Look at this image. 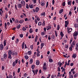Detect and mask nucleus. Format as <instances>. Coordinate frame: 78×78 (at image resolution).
<instances>
[{"instance_id": "54", "label": "nucleus", "mask_w": 78, "mask_h": 78, "mask_svg": "<svg viewBox=\"0 0 78 78\" xmlns=\"http://www.w3.org/2000/svg\"><path fill=\"white\" fill-rule=\"evenodd\" d=\"M20 24H19L17 27V29H19V28H20Z\"/></svg>"}, {"instance_id": "38", "label": "nucleus", "mask_w": 78, "mask_h": 78, "mask_svg": "<svg viewBox=\"0 0 78 78\" xmlns=\"http://www.w3.org/2000/svg\"><path fill=\"white\" fill-rule=\"evenodd\" d=\"M38 25L39 26H41V25H42V23L41 22H39L38 23Z\"/></svg>"}, {"instance_id": "18", "label": "nucleus", "mask_w": 78, "mask_h": 78, "mask_svg": "<svg viewBox=\"0 0 78 78\" xmlns=\"http://www.w3.org/2000/svg\"><path fill=\"white\" fill-rule=\"evenodd\" d=\"M64 11V10L63 9H62L61 10H60L59 11V13L60 14H61L62 13V12Z\"/></svg>"}, {"instance_id": "49", "label": "nucleus", "mask_w": 78, "mask_h": 78, "mask_svg": "<svg viewBox=\"0 0 78 78\" xmlns=\"http://www.w3.org/2000/svg\"><path fill=\"white\" fill-rule=\"evenodd\" d=\"M46 65H47V63L46 62H44V64H43V66H46Z\"/></svg>"}, {"instance_id": "2", "label": "nucleus", "mask_w": 78, "mask_h": 78, "mask_svg": "<svg viewBox=\"0 0 78 78\" xmlns=\"http://www.w3.org/2000/svg\"><path fill=\"white\" fill-rule=\"evenodd\" d=\"M19 60L18 59H16L15 61H14L12 63V66L13 67H14L16 66V64H17L18 63V61Z\"/></svg>"}, {"instance_id": "31", "label": "nucleus", "mask_w": 78, "mask_h": 78, "mask_svg": "<svg viewBox=\"0 0 78 78\" xmlns=\"http://www.w3.org/2000/svg\"><path fill=\"white\" fill-rule=\"evenodd\" d=\"M30 48L31 49V50H33V45H31L30 46Z\"/></svg>"}, {"instance_id": "7", "label": "nucleus", "mask_w": 78, "mask_h": 78, "mask_svg": "<svg viewBox=\"0 0 78 78\" xmlns=\"http://www.w3.org/2000/svg\"><path fill=\"white\" fill-rule=\"evenodd\" d=\"M40 64V62H39V60H37L36 61V65L37 66H39Z\"/></svg>"}, {"instance_id": "59", "label": "nucleus", "mask_w": 78, "mask_h": 78, "mask_svg": "<svg viewBox=\"0 0 78 78\" xmlns=\"http://www.w3.org/2000/svg\"><path fill=\"white\" fill-rule=\"evenodd\" d=\"M4 69H5V67L3 66H2V70H4Z\"/></svg>"}, {"instance_id": "51", "label": "nucleus", "mask_w": 78, "mask_h": 78, "mask_svg": "<svg viewBox=\"0 0 78 78\" xmlns=\"http://www.w3.org/2000/svg\"><path fill=\"white\" fill-rule=\"evenodd\" d=\"M34 22L35 23H36V24H37V20L36 19L35 20Z\"/></svg>"}, {"instance_id": "45", "label": "nucleus", "mask_w": 78, "mask_h": 78, "mask_svg": "<svg viewBox=\"0 0 78 78\" xmlns=\"http://www.w3.org/2000/svg\"><path fill=\"white\" fill-rule=\"evenodd\" d=\"M62 5L63 6H64L66 5V2H64L62 4Z\"/></svg>"}, {"instance_id": "29", "label": "nucleus", "mask_w": 78, "mask_h": 78, "mask_svg": "<svg viewBox=\"0 0 78 78\" xmlns=\"http://www.w3.org/2000/svg\"><path fill=\"white\" fill-rule=\"evenodd\" d=\"M43 69L44 70H47V66H43Z\"/></svg>"}, {"instance_id": "34", "label": "nucleus", "mask_w": 78, "mask_h": 78, "mask_svg": "<svg viewBox=\"0 0 78 78\" xmlns=\"http://www.w3.org/2000/svg\"><path fill=\"white\" fill-rule=\"evenodd\" d=\"M6 78H12V75H9V78H8V76H7Z\"/></svg>"}, {"instance_id": "43", "label": "nucleus", "mask_w": 78, "mask_h": 78, "mask_svg": "<svg viewBox=\"0 0 78 78\" xmlns=\"http://www.w3.org/2000/svg\"><path fill=\"white\" fill-rule=\"evenodd\" d=\"M58 69L57 70V71H58V72H60V71H61V70L60 69V67H58Z\"/></svg>"}, {"instance_id": "30", "label": "nucleus", "mask_w": 78, "mask_h": 78, "mask_svg": "<svg viewBox=\"0 0 78 78\" xmlns=\"http://www.w3.org/2000/svg\"><path fill=\"white\" fill-rule=\"evenodd\" d=\"M34 67H35V66H34V65H32L31 66V68L33 70H34Z\"/></svg>"}, {"instance_id": "61", "label": "nucleus", "mask_w": 78, "mask_h": 78, "mask_svg": "<svg viewBox=\"0 0 78 78\" xmlns=\"http://www.w3.org/2000/svg\"><path fill=\"white\" fill-rule=\"evenodd\" d=\"M52 3L53 5H54V4H55V0H52Z\"/></svg>"}, {"instance_id": "64", "label": "nucleus", "mask_w": 78, "mask_h": 78, "mask_svg": "<svg viewBox=\"0 0 78 78\" xmlns=\"http://www.w3.org/2000/svg\"><path fill=\"white\" fill-rule=\"evenodd\" d=\"M55 78V76L53 75H52L51 76V78Z\"/></svg>"}, {"instance_id": "24", "label": "nucleus", "mask_w": 78, "mask_h": 78, "mask_svg": "<svg viewBox=\"0 0 78 78\" xmlns=\"http://www.w3.org/2000/svg\"><path fill=\"white\" fill-rule=\"evenodd\" d=\"M32 53L31 52V51H28L27 52V54L29 55H31Z\"/></svg>"}, {"instance_id": "50", "label": "nucleus", "mask_w": 78, "mask_h": 78, "mask_svg": "<svg viewBox=\"0 0 78 78\" xmlns=\"http://www.w3.org/2000/svg\"><path fill=\"white\" fill-rule=\"evenodd\" d=\"M65 71H66V69L63 68V69H62V72H65Z\"/></svg>"}, {"instance_id": "60", "label": "nucleus", "mask_w": 78, "mask_h": 78, "mask_svg": "<svg viewBox=\"0 0 78 78\" xmlns=\"http://www.w3.org/2000/svg\"><path fill=\"white\" fill-rule=\"evenodd\" d=\"M37 72H38V69H36L35 70V73H36V74H37Z\"/></svg>"}, {"instance_id": "22", "label": "nucleus", "mask_w": 78, "mask_h": 78, "mask_svg": "<svg viewBox=\"0 0 78 78\" xmlns=\"http://www.w3.org/2000/svg\"><path fill=\"white\" fill-rule=\"evenodd\" d=\"M6 40H5L4 41V46H6Z\"/></svg>"}, {"instance_id": "15", "label": "nucleus", "mask_w": 78, "mask_h": 78, "mask_svg": "<svg viewBox=\"0 0 78 78\" xmlns=\"http://www.w3.org/2000/svg\"><path fill=\"white\" fill-rule=\"evenodd\" d=\"M75 47H76V51H78V43H77L76 44Z\"/></svg>"}, {"instance_id": "46", "label": "nucleus", "mask_w": 78, "mask_h": 78, "mask_svg": "<svg viewBox=\"0 0 78 78\" xmlns=\"http://www.w3.org/2000/svg\"><path fill=\"white\" fill-rule=\"evenodd\" d=\"M5 28H6V27H7V24H6V23H5V27H4Z\"/></svg>"}, {"instance_id": "23", "label": "nucleus", "mask_w": 78, "mask_h": 78, "mask_svg": "<svg viewBox=\"0 0 78 78\" xmlns=\"http://www.w3.org/2000/svg\"><path fill=\"white\" fill-rule=\"evenodd\" d=\"M49 62H53V59H51V58H49Z\"/></svg>"}, {"instance_id": "52", "label": "nucleus", "mask_w": 78, "mask_h": 78, "mask_svg": "<svg viewBox=\"0 0 78 78\" xmlns=\"http://www.w3.org/2000/svg\"><path fill=\"white\" fill-rule=\"evenodd\" d=\"M26 8H27V9H28V8H29V7L28 6V4H26Z\"/></svg>"}, {"instance_id": "19", "label": "nucleus", "mask_w": 78, "mask_h": 78, "mask_svg": "<svg viewBox=\"0 0 78 78\" xmlns=\"http://www.w3.org/2000/svg\"><path fill=\"white\" fill-rule=\"evenodd\" d=\"M44 44L42 43L41 44V49H42V48H43V47H44Z\"/></svg>"}, {"instance_id": "27", "label": "nucleus", "mask_w": 78, "mask_h": 78, "mask_svg": "<svg viewBox=\"0 0 78 78\" xmlns=\"http://www.w3.org/2000/svg\"><path fill=\"white\" fill-rule=\"evenodd\" d=\"M25 45V43L24 42H23L22 44V49H23V48H24V45Z\"/></svg>"}, {"instance_id": "55", "label": "nucleus", "mask_w": 78, "mask_h": 78, "mask_svg": "<svg viewBox=\"0 0 78 78\" xmlns=\"http://www.w3.org/2000/svg\"><path fill=\"white\" fill-rule=\"evenodd\" d=\"M37 21H40V18L39 17H37Z\"/></svg>"}, {"instance_id": "4", "label": "nucleus", "mask_w": 78, "mask_h": 78, "mask_svg": "<svg viewBox=\"0 0 78 78\" xmlns=\"http://www.w3.org/2000/svg\"><path fill=\"white\" fill-rule=\"evenodd\" d=\"M0 50H2L3 49V48H4V46H3V45L2 44H1L0 45Z\"/></svg>"}, {"instance_id": "16", "label": "nucleus", "mask_w": 78, "mask_h": 78, "mask_svg": "<svg viewBox=\"0 0 78 78\" xmlns=\"http://www.w3.org/2000/svg\"><path fill=\"white\" fill-rule=\"evenodd\" d=\"M41 6H44L45 5V2H44V1L41 2Z\"/></svg>"}, {"instance_id": "33", "label": "nucleus", "mask_w": 78, "mask_h": 78, "mask_svg": "<svg viewBox=\"0 0 78 78\" xmlns=\"http://www.w3.org/2000/svg\"><path fill=\"white\" fill-rule=\"evenodd\" d=\"M59 28H60V26L59 25H58L57 27V30H59Z\"/></svg>"}, {"instance_id": "37", "label": "nucleus", "mask_w": 78, "mask_h": 78, "mask_svg": "<svg viewBox=\"0 0 78 78\" xmlns=\"http://www.w3.org/2000/svg\"><path fill=\"white\" fill-rule=\"evenodd\" d=\"M8 58L11 59H12V57H11V55H9Z\"/></svg>"}, {"instance_id": "40", "label": "nucleus", "mask_w": 78, "mask_h": 78, "mask_svg": "<svg viewBox=\"0 0 78 78\" xmlns=\"http://www.w3.org/2000/svg\"><path fill=\"white\" fill-rule=\"evenodd\" d=\"M32 1L35 4V3H36V1H37V0H32Z\"/></svg>"}, {"instance_id": "8", "label": "nucleus", "mask_w": 78, "mask_h": 78, "mask_svg": "<svg viewBox=\"0 0 78 78\" xmlns=\"http://www.w3.org/2000/svg\"><path fill=\"white\" fill-rule=\"evenodd\" d=\"M22 5L21 4H19L17 5V7L19 8H21Z\"/></svg>"}, {"instance_id": "20", "label": "nucleus", "mask_w": 78, "mask_h": 78, "mask_svg": "<svg viewBox=\"0 0 78 78\" xmlns=\"http://www.w3.org/2000/svg\"><path fill=\"white\" fill-rule=\"evenodd\" d=\"M33 32V29H32V28H30L29 30V33H32Z\"/></svg>"}, {"instance_id": "48", "label": "nucleus", "mask_w": 78, "mask_h": 78, "mask_svg": "<svg viewBox=\"0 0 78 78\" xmlns=\"http://www.w3.org/2000/svg\"><path fill=\"white\" fill-rule=\"evenodd\" d=\"M72 57L75 58H76V55L73 54L72 56Z\"/></svg>"}, {"instance_id": "17", "label": "nucleus", "mask_w": 78, "mask_h": 78, "mask_svg": "<svg viewBox=\"0 0 78 78\" xmlns=\"http://www.w3.org/2000/svg\"><path fill=\"white\" fill-rule=\"evenodd\" d=\"M29 8H31L32 9V8H33V4H31V5H30L29 4Z\"/></svg>"}, {"instance_id": "28", "label": "nucleus", "mask_w": 78, "mask_h": 78, "mask_svg": "<svg viewBox=\"0 0 78 78\" xmlns=\"http://www.w3.org/2000/svg\"><path fill=\"white\" fill-rule=\"evenodd\" d=\"M12 51H11L9 50V51H8V55H12Z\"/></svg>"}, {"instance_id": "63", "label": "nucleus", "mask_w": 78, "mask_h": 78, "mask_svg": "<svg viewBox=\"0 0 78 78\" xmlns=\"http://www.w3.org/2000/svg\"><path fill=\"white\" fill-rule=\"evenodd\" d=\"M66 48H69V46L67 45H66L65 46Z\"/></svg>"}, {"instance_id": "57", "label": "nucleus", "mask_w": 78, "mask_h": 78, "mask_svg": "<svg viewBox=\"0 0 78 78\" xmlns=\"http://www.w3.org/2000/svg\"><path fill=\"white\" fill-rule=\"evenodd\" d=\"M20 71V68H18V73H19Z\"/></svg>"}, {"instance_id": "58", "label": "nucleus", "mask_w": 78, "mask_h": 78, "mask_svg": "<svg viewBox=\"0 0 78 78\" xmlns=\"http://www.w3.org/2000/svg\"><path fill=\"white\" fill-rule=\"evenodd\" d=\"M1 37L2 38H2H3V34H2L1 35Z\"/></svg>"}, {"instance_id": "11", "label": "nucleus", "mask_w": 78, "mask_h": 78, "mask_svg": "<svg viewBox=\"0 0 78 78\" xmlns=\"http://www.w3.org/2000/svg\"><path fill=\"white\" fill-rule=\"evenodd\" d=\"M12 55H13V56H14V55H17V53L16 52H14L13 51L12 52Z\"/></svg>"}, {"instance_id": "53", "label": "nucleus", "mask_w": 78, "mask_h": 78, "mask_svg": "<svg viewBox=\"0 0 78 78\" xmlns=\"http://www.w3.org/2000/svg\"><path fill=\"white\" fill-rule=\"evenodd\" d=\"M73 75H71L69 76V78H73Z\"/></svg>"}, {"instance_id": "44", "label": "nucleus", "mask_w": 78, "mask_h": 78, "mask_svg": "<svg viewBox=\"0 0 78 78\" xmlns=\"http://www.w3.org/2000/svg\"><path fill=\"white\" fill-rule=\"evenodd\" d=\"M22 30L23 31H26V30H27V29H26L25 27H23L22 28Z\"/></svg>"}, {"instance_id": "41", "label": "nucleus", "mask_w": 78, "mask_h": 78, "mask_svg": "<svg viewBox=\"0 0 78 78\" xmlns=\"http://www.w3.org/2000/svg\"><path fill=\"white\" fill-rule=\"evenodd\" d=\"M41 16H45V12L42 13L41 14Z\"/></svg>"}, {"instance_id": "25", "label": "nucleus", "mask_w": 78, "mask_h": 78, "mask_svg": "<svg viewBox=\"0 0 78 78\" xmlns=\"http://www.w3.org/2000/svg\"><path fill=\"white\" fill-rule=\"evenodd\" d=\"M71 3H72V1H70L69 2H68V5L70 6V5H71Z\"/></svg>"}, {"instance_id": "13", "label": "nucleus", "mask_w": 78, "mask_h": 78, "mask_svg": "<svg viewBox=\"0 0 78 78\" xmlns=\"http://www.w3.org/2000/svg\"><path fill=\"white\" fill-rule=\"evenodd\" d=\"M24 22V20H21L19 22V23L20 24L23 23Z\"/></svg>"}, {"instance_id": "39", "label": "nucleus", "mask_w": 78, "mask_h": 78, "mask_svg": "<svg viewBox=\"0 0 78 78\" xmlns=\"http://www.w3.org/2000/svg\"><path fill=\"white\" fill-rule=\"evenodd\" d=\"M74 27L75 28H78V24H75Z\"/></svg>"}, {"instance_id": "56", "label": "nucleus", "mask_w": 78, "mask_h": 78, "mask_svg": "<svg viewBox=\"0 0 78 78\" xmlns=\"http://www.w3.org/2000/svg\"><path fill=\"white\" fill-rule=\"evenodd\" d=\"M69 14L70 16H72V12L69 11Z\"/></svg>"}, {"instance_id": "12", "label": "nucleus", "mask_w": 78, "mask_h": 78, "mask_svg": "<svg viewBox=\"0 0 78 78\" xmlns=\"http://www.w3.org/2000/svg\"><path fill=\"white\" fill-rule=\"evenodd\" d=\"M38 40V36L36 35L35 38V42H37V41Z\"/></svg>"}, {"instance_id": "42", "label": "nucleus", "mask_w": 78, "mask_h": 78, "mask_svg": "<svg viewBox=\"0 0 78 78\" xmlns=\"http://www.w3.org/2000/svg\"><path fill=\"white\" fill-rule=\"evenodd\" d=\"M27 76V74L26 73H25L24 75V78H26Z\"/></svg>"}, {"instance_id": "35", "label": "nucleus", "mask_w": 78, "mask_h": 78, "mask_svg": "<svg viewBox=\"0 0 78 78\" xmlns=\"http://www.w3.org/2000/svg\"><path fill=\"white\" fill-rule=\"evenodd\" d=\"M75 43H76V41H73L72 42V45H75Z\"/></svg>"}, {"instance_id": "1", "label": "nucleus", "mask_w": 78, "mask_h": 78, "mask_svg": "<svg viewBox=\"0 0 78 78\" xmlns=\"http://www.w3.org/2000/svg\"><path fill=\"white\" fill-rule=\"evenodd\" d=\"M78 35V31H76L73 34V37H74V39L76 40V37Z\"/></svg>"}, {"instance_id": "62", "label": "nucleus", "mask_w": 78, "mask_h": 78, "mask_svg": "<svg viewBox=\"0 0 78 78\" xmlns=\"http://www.w3.org/2000/svg\"><path fill=\"white\" fill-rule=\"evenodd\" d=\"M20 37H23V34H20Z\"/></svg>"}, {"instance_id": "47", "label": "nucleus", "mask_w": 78, "mask_h": 78, "mask_svg": "<svg viewBox=\"0 0 78 78\" xmlns=\"http://www.w3.org/2000/svg\"><path fill=\"white\" fill-rule=\"evenodd\" d=\"M74 77L75 78H76V77H77L78 76V74H76L74 76Z\"/></svg>"}, {"instance_id": "3", "label": "nucleus", "mask_w": 78, "mask_h": 78, "mask_svg": "<svg viewBox=\"0 0 78 78\" xmlns=\"http://www.w3.org/2000/svg\"><path fill=\"white\" fill-rule=\"evenodd\" d=\"M67 30L68 33L69 34H70V33L72 32V31L73 30L72 28H69V27H67Z\"/></svg>"}, {"instance_id": "32", "label": "nucleus", "mask_w": 78, "mask_h": 78, "mask_svg": "<svg viewBox=\"0 0 78 78\" xmlns=\"http://www.w3.org/2000/svg\"><path fill=\"white\" fill-rule=\"evenodd\" d=\"M60 35L61 36V37H63V36H64V34H63L62 32H61Z\"/></svg>"}, {"instance_id": "14", "label": "nucleus", "mask_w": 78, "mask_h": 78, "mask_svg": "<svg viewBox=\"0 0 78 78\" xmlns=\"http://www.w3.org/2000/svg\"><path fill=\"white\" fill-rule=\"evenodd\" d=\"M39 7H37L36 8L35 11H36V12H38V11H39Z\"/></svg>"}, {"instance_id": "36", "label": "nucleus", "mask_w": 78, "mask_h": 78, "mask_svg": "<svg viewBox=\"0 0 78 78\" xmlns=\"http://www.w3.org/2000/svg\"><path fill=\"white\" fill-rule=\"evenodd\" d=\"M42 26H45V21H43V23H42Z\"/></svg>"}, {"instance_id": "9", "label": "nucleus", "mask_w": 78, "mask_h": 78, "mask_svg": "<svg viewBox=\"0 0 78 78\" xmlns=\"http://www.w3.org/2000/svg\"><path fill=\"white\" fill-rule=\"evenodd\" d=\"M3 57L5 59H6V58H7V54H6V53H5L4 54Z\"/></svg>"}, {"instance_id": "6", "label": "nucleus", "mask_w": 78, "mask_h": 78, "mask_svg": "<svg viewBox=\"0 0 78 78\" xmlns=\"http://www.w3.org/2000/svg\"><path fill=\"white\" fill-rule=\"evenodd\" d=\"M46 29L47 30H51V27L48 26L47 27H46Z\"/></svg>"}, {"instance_id": "10", "label": "nucleus", "mask_w": 78, "mask_h": 78, "mask_svg": "<svg viewBox=\"0 0 78 78\" xmlns=\"http://www.w3.org/2000/svg\"><path fill=\"white\" fill-rule=\"evenodd\" d=\"M65 27H67V25H68V24H69V22H68L67 21H65Z\"/></svg>"}, {"instance_id": "26", "label": "nucleus", "mask_w": 78, "mask_h": 78, "mask_svg": "<svg viewBox=\"0 0 78 78\" xmlns=\"http://www.w3.org/2000/svg\"><path fill=\"white\" fill-rule=\"evenodd\" d=\"M24 58L26 59H28V58H29V57L28 56V55H25L24 56Z\"/></svg>"}, {"instance_id": "5", "label": "nucleus", "mask_w": 78, "mask_h": 78, "mask_svg": "<svg viewBox=\"0 0 78 78\" xmlns=\"http://www.w3.org/2000/svg\"><path fill=\"white\" fill-rule=\"evenodd\" d=\"M21 3L22 4L23 6H25V2L24 1H22L21 2Z\"/></svg>"}, {"instance_id": "21", "label": "nucleus", "mask_w": 78, "mask_h": 78, "mask_svg": "<svg viewBox=\"0 0 78 78\" xmlns=\"http://www.w3.org/2000/svg\"><path fill=\"white\" fill-rule=\"evenodd\" d=\"M33 62V60L32 58H31L30 60V64H32Z\"/></svg>"}]
</instances>
